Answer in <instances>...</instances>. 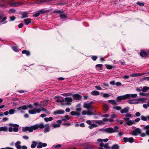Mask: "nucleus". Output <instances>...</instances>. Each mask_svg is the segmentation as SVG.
<instances>
[{
    "instance_id": "obj_59",
    "label": "nucleus",
    "mask_w": 149,
    "mask_h": 149,
    "mask_svg": "<svg viewBox=\"0 0 149 149\" xmlns=\"http://www.w3.org/2000/svg\"><path fill=\"white\" fill-rule=\"evenodd\" d=\"M142 88V87H140V88H136V90L137 91L140 92L141 91V89Z\"/></svg>"
},
{
    "instance_id": "obj_19",
    "label": "nucleus",
    "mask_w": 149,
    "mask_h": 149,
    "mask_svg": "<svg viewBox=\"0 0 149 149\" xmlns=\"http://www.w3.org/2000/svg\"><path fill=\"white\" fill-rule=\"evenodd\" d=\"M21 142L18 141L15 144V146L17 149H21V146L20 145Z\"/></svg>"
},
{
    "instance_id": "obj_42",
    "label": "nucleus",
    "mask_w": 149,
    "mask_h": 149,
    "mask_svg": "<svg viewBox=\"0 0 149 149\" xmlns=\"http://www.w3.org/2000/svg\"><path fill=\"white\" fill-rule=\"evenodd\" d=\"M70 113L72 115L79 116V114H78V113L77 112L74 111H72Z\"/></svg>"
},
{
    "instance_id": "obj_46",
    "label": "nucleus",
    "mask_w": 149,
    "mask_h": 149,
    "mask_svg": "<svg viewBox=\"0 0 149 149\" xmlns=\"http://www.w3.org/2000/svg\"><path fill=\"white\" fill-rule=\"evenodd\" d=\"M65 118L64 119H62V120L63 121H64L66 120H68L70 118L68 115H65Z\"/></svg>"
},
{
    "instance_id": "obj_61",
    "label": "nucleus",
    "mask_w": 149,
    "mask_h": 149,
    "mask_svg": "<svg viewBox=\"0 0 149 149\" xmlns=\"http://www.w3.org/2000/svg\"><path fill=\"white\" fill-rule=\"evenodd\" d=\"M10 20L11 21H14V20H15V19L16 18L15 17H14V16H12V17H10Z\"/></svg>"
},
{
    "instance_id": "obj_8",
    "label": "nucleus",
    "mask_w": 149,
    "mask_h": 149,
    "mask_svg": "<svg viewBox=\"0 0 149 149\" xmlns=\"http://www.w3.org/2000/svg\"><path fill=\"white\" fill-rule=\"evenodd\" d=\"M22 2H14L13 3L9 2L8 4L10 6L12 7H16L19 6L20 5Z\"/></svg>"
},
{
    "instance_id": "obj_14",
    "label": "nucleus",
    "mask_w": 149,
    "mask_h": 149,
    "mask_svg": "<svg viewBox=\"0 0 149 149\" xmlns=\"http://www.w3.org/2000/svg\"><path fill=\"white\" fill-rule=\"evenodd\" d=\"M64 111L62 109H59L56 110L53 112V114L56 115L57 114H61L64 113Z\"/></svg>"
},
{
    "instance_id": "obj_30",
    "label": "nucleus",
    "mask_w": 149,
    "mask_h": 149,
    "mask_svg": "<svg viewBox=\"0 0 149 149\" xmlns=\"http://www.w3.org/2000/svg\"><path fill=\"white\" fill-rule=\"evenodd\" d=\"M108 102L112 105H116L117 104L116 102L114 100H108Z\"/></svg>"
},
{
    "instance_id": "obj_22",
    "label": "nucleus",
    "mask_w": 149,
    "mask_h": 149,
    "mask_svg": "<svg viewBox=\"0 0 149 149\" xmlns=\"http://www.w3.org/2000/svg\"><path fill=\"white\" fill-rule=\"evenodd\" d=\"M140 56L142 57H146L147 56L146 53L143 50H142L141 52L140 53Z\"/></svg>"
},
{
    "instance_id": "obj_28",
    "label": "nucleus",
    "mask_w": 149,
    "mask_h": 149,
    "mask_svg": "<svg viewBox=\"0 0 149 149\" xmlns=\"http://www.w3.org/2000/svg\"><path fill=\"white\" fill-rule=\"evenodd\" d=\"M149 89V87L147 86H144L141 89V91L144 92H146Z\"/></svg>"
},
{
    "instance_id": "obj_39",
    "label": "nucleus",
    "mask_w": 149,
    "mask_h": 149,
    "mask_svg": "<svg viewBox=\"0 0 149 149\" xmlns=\"http://www.w3.org/2000/svg\"><path fill=\"white\" fill-rule=\"evenodd\" d=\"M113 108V109L117 110H119L121 109V107H120L118 106L114 107Z\"/></svg>"
},
{
    "instance_id": "obj_5",
    "label": "nucleus",
    "mask_w": 149,
    "mask_h": 149,
    "mask_svg": "<svg viewBox=\"0 0 149 149\" xmlns=\"http://www.w3.org/2000/svg\"><path fill=\"white\" fill-rule=\"evenodd\" d=\"M93 103V102L92 101L89 103L85 102L83 105V107L90 111L92 109V104Z\"/></svg>"
},
{
    "instance_id": "obj_50",
    "label": "nucleus",
    "mask_w": 149,
    "mask_h": 149,
    "mask_svg": "<svg viewBox=\"0 0 149 149\" xmlns=\"http://www.w3.org/2000/svg\"><path fill=\"white\" fill-rule=\"evenodd\" d=\"M136 4L139 6H143L144 5V3L143 2H140L139 1L136 3Z\"/></svg>"
},
{
    "instance_id": "obj_36",
    "label": "nucleus",
    "mask_w": 149,
    "mask_h": 149,
    "mask_svg": "<svg viewBox=\"0 0 149 149\" xmlns=\"http://www.w3.org/2000/svg\"><path fill=\"white\" fill-rule=\"evenodd\" d=\"M105 66L107 69L109 70L111 69L113 67V66L109 65L106 64Z\"/></svg>"
},
{
    "instance_id": "obj_27",
    "label": "nucleus",
    "mask_w": 149,
    "mask_h": 149,
    "mask_svg": "<svg viewBox=\"0 0 149 149\" xmlns=\"http://www.w3.org/2000/svg\"><path fill=\"white\" fill-rule=\"evenodd\" d=\"M143 129L146 130V132L147 134L149 135V125L145 126Z\"/></svg>"
},
{
    "instance_id": "obj_63",
    "label": "nucleus",
    "mask_w": 149,
    "mask_h": 149,
    "mask_svg": "<svg viewBox=\"0 0 149 149\" xmlns=\"http://www.w3.org/2000/svg\"><path fill=\"white\" fill-rule=\"evenodd\" d=\"M140 115V113L139 112H136L135 113V116L136 117L139 116Z\"/></svg>"
},
{
    "instance_id": "obj_20",
    "label": "nucleus",
    "mask_w": 149,
    "mask_h": 149,
    "mask_svg": "<svg viewBox=\"0 0 149 149\" xmlns=\"http://www.w3.org/2000/svg\"><path fill=\"white\" fill-rule=\"evenodd\" d=\"M100 146L101 147H104L105 148L108 149L109 148V144L108 143H106L105 145H104L103 143H101L100 144Z\"/></svg>"
},
{
    "instance_id": "obj_64",
    "label": "nucleus",
    "mask_w": 149,
    "mask_h": 149,
    "mask_svg": "<svg viewBox=\"0 0 149 149\" xmlns=\"http://www.w3.org/2000/svg\"><path fill=\"white\" fill-rule=\"evenodd\" d=\"M115 85L117 86H120L121 85V83L119 82H118L115 83Z\"/></svg>"
},
{
    "instance_id": "obj_4",
    "label": "nucleus",
    "mask_w": 149,
    "mask_h": 149,
    "mask_svg": "<svg viewBox=\"0 0 149 149\" xmlns=\"http://www.w3.org/2000/svg\"><path fill=\"white\" fill-rule=\"evenodd\" d=\"M63 103H62V105H70L72 101V99L70 97H66L63 100Z\"/></svg>"
},
{
    "instance_id": "obj_32",
    "label": "nucleus",
    "mask_w": 149,
    "mask_h": 149,
    "mask_svg": "<svg viewBox=\"0 0 149 149\" xmlns=\"http://www.w3.org/2000/svg\"><path fill=\"white\" fill-rule=\"evenodd\" d=\"M44 120L46 122H47L48 121L52 120H53V118L52 117H50L49 118H44Z\"/></svg>"
},
{
    "instance_id": "obj_21",
    "label": "nucleus",
    "mask_w": 149,
    "mask_h": 149,
    "mask_svg": "<svg viewBox=\"0 0 149 149\" xmlns=\"http://www.w3.org/2000/svg\"><path fill=\"white\" fill-rule=\"evenodd\" d=\"M144 74H139L136 73H134L131 74L130 75V76L132 77H137L139 76L143 75Z\"/></svg>"
},
{
    "instance_id": "obj_62",
    "label": "nucleus",
    "mask_w": 149,
    "mask_h": 149,
    "mask_svg": "<svg viewBox=\"0 0 149 149\" xmlns=\"http://www.w3.org/2000/svg\"><path fill=\"white\" fill-rule=\"evenodd\" d=\"M95 88L98 90H102V88L99 86H96Z\"/></svg>"
},
{
    "instance_id": "obj_37",
    "label": "nucleus",
    "mask_w": 149,
    "mask_h": 149,
    "mask_svg": "<svg viewBox=\"0 0 149 149\" xmlns=\"http://www.w3.org/2000/svg\"><path fill=\"white\" fill-rule=\"evenodd\" d=\"M119 147L117 144L113 145L111 148V149H119Z\"/></svg>"
},
{
    "instance_id": "obj_17",
    "label": "nucleus",
    "mask_w": 149,
    "mask_h": 149,
    "mask_svg": "<svg viewBox=\"0 0 149 149\" xmlns=\"http://www.w3.org/2000/svg\"><path fill=\"white\" fill-rule=\"evenodd\" d=\"M129 110V108L128 107H125L123 109H121L120 112L122 113H127Z\"/></svg>"
},
{
    "instance_id": "obj_12",
    "label": "nucleus",
    "mask_w": 149,
    "mask_h": 149,
    "mask_svg": "<svg viewBox=\"0 0 149 149\" xmlns=\"http://www.w3.org/2000/svg\"><path fill=\"white\" fill-rule=\"evenodd\" d=\"M126 95L127 99L136 98L137 97V94H126Z\"/></svg>"
},
{
    "instance_id": "obj_45",
    "label": "nucleus",
    "mask_w": 149,
    "mask_h": 149,
    "mask_svg": "<svg viewBox=\"0 0 149 149\" xmlns=\"http://www.w3.org/2000/svg\"><path fill=\"white\" fill-rule=\"evenodd\" d=\"M15 112V110L13 109L9 110V113L10 114H12L14 113Z\"/></svg>"
},
{
    "instance_id": "obj_29",
    "label": "nucleus",
    "mask_w": 149,
    "mask_h": 149,
    "mask_svg": "<svg viewBox=\"0 0 149 149\" xmlns=\"http://www.w3.org/2000/svg\"><path fill=\"white\" fill-rule=\"evenodd\" d=\"M36 145H37V142L33 141L32 142L31 147V148H33L36 147Z\"/></svg>"
},
{
    "instance_id": "obj_51",
    "label": "nucleus",
    "mask_w": 149,
    "mask_h": 149,
    "mask_svg": "<svg viewBox=\"0 0 149 149\" xmlns=\"http://www.w3.org/2000/svg\"><path fill=\"white\" fill-rule=\"evenodd\" d=\"M103 108L105 110L107 111L108 109V107L107 105H104L103 107Z\"/></svg>"
},
{
    "instance_id": "obj_49",
    "label": "nucleus",
    "mask_w": 149,
    "mask_h": 149,
    "mask_svg": "<svg viewBox=\"0 0 149 149\" xmlns=\"http://www.w3.org/2000/svg\"><path fill=\"white\" fill-rule=\"evenodd\" d=\"M61 146V145L60 144H58V145H54L53 147L52 148H60Z\"/></svg>"
},
{
    "instance_id": "obj_15",
    "label": "nucleus",
    "mask_w": 149,
    "mask_h": 149,
    "mask_svg": "<svg viewBox=\"0 0 149 149\" xmlns=\"http://www.w3.org/2000/svg\"><path fill=\"white\" fill-rule=\"evenodd\" d=\"M147 100L146 98H139L135 99L136 102H138V103L141 102L142 103H145L146 102V101Z\"/></svg>"
},
{
    "instance_id": "obj_25",
    "label": "nucleus",
    "mask_w": 149,
    "mask_h": 149,
    "mask_svg": "<svg viewBox=\"0 0 149 149\" xmlns=\"http://www.w3.org/2000/svg\"><path fill=\"white\" fill-rule=\"evenodd\" d=\"M128 102L130 104H138V102H136L135 99V100H131L128 101Z\"/></svg>"
},
{
    "instance_id": "obj_48",
    "label": "nucleus",
    "mask_w": 149,
    "mask_h": 149,
    "mask_svg": "<svg viewBox=\"0 0 149 149\" xmlns=\"http://www.w3.org/2000/svg\"><path fill=\"white\" fill-rule=\"evenodd\" d=\"M143 107L146 109L148 107H149V102L146 104H144L143 105Z\"/></svg>"
},
{
    "instance_id": "obj_23",
    "label": "nucleus",
    "mask_w": 149,
    "mask_h": 149,
    "mask_svg": "<svg viewBox=\"0 0 149 149\" xmlns=\"http://www.w3.org/2000/svg\"><path fill=\"white\" fill-rule=\"evenodd\" d=\"M24 23L26 25H27L31 22V19L29 18L25 19L24 20Z\"/></svg>"
},
{
    "instance_id": "obj_18",
    "label": "nucleus",
    "mask_w": 149,
    "mask_h": 149,
    "mask_svg": "<svg viewBox=\"0 0 149 149\" xmlns=\"http://www.w3.org/2000/svg\"><path fill=\"white\" fill-rule=\"evenodd\" d=\"M82 113L83 115H91L93 114V113L89 110L88 111L85 110L83 111H82Z\"/></svg>"
},
{
    "instance_id": "obj_34",
    "label": "nucleus",
    "mask_w": 149,
    "mask_h": 149,
    "mask_svg": "<svg viewBox=\"0 0 149 149\" xmlns=\"http://www.w3.org/2000/svg\"><path fill=\"white\" fill-rule=\"evenodd\" d=\"M102 64H97L96 65V67L97 68V69L98 70H100L102 69Z\"/></svg>"
},
{
    "instance_id": "obj_3",
    "label": "nucleus",
    "mask_w": 149,
    "mask_h": 149,
    "mask_svg": "<svg viewBox=\"0 0 149 149\" xmlns=\"http://www.w3.org/2000/svg\"><path fill=\"white\" fill-rule=\"evenodd\" d=\"M123 119L125 121H127V122L125 123V124L129 126L135 124V122L137 123L140 120V118H137L134 120H129V118H123Z\"/></svg>"
},
{
    "instance_id": "obj_40",
    "label": "nucleus",
    "mask_w": 149,
    "mask_h": 149,
    "mask_svg": "<svg viewBox=\"0 0 149 149\" xmlns=\"http://www.w3.org/2000/svg\"><path fill=\"white\" fill-rule=\"evenodd\" d=\"M141 119L143 121H146L148 119V118L147 117H146L143 116H141Z\"/></svg>"
},
{
    "instance_id": "obj_57",
    "label": "nucleus",
    "mask_w": 149,
    "mask_h": 149,
    "mask_svg": "<svg viewBox=\"0 0 149 149\" xmlns=\"http://www.w3.org/2000/svg\"><path fill=\"white\" fill-rule=\"evenodd\" d=\"M40 15V13L39 12L33 15V16L35 17H37Z\"/></svg>"
},
{
    "instance_id": "obj_35",
    "label": "nucleus",
    "mask_w": 149,
    "mask_h": 149,
    "mask_svg": "<svg viewBox=\"0 0 149 149\" xmlns=\"http://www.w3.org/2000/svg\"><path fill=\"white\" fill-rule=\"evenodd\" d=\"M22 53L23 54H25L27 56H29L30 55V52L29 51H27L26 50H24L22 52Z\"/></svg>"
},
{
    "instance_id": "obj_41",
    "label": "nucleus",
    "mask_w": 149,
    "mask_h": 149,
    "mask_svg": "<svg viewBox=\"0 0 149 149\" xmlns=\"http://www.w3.org/2000/svg\"><path fill=\"white\" fill-rule=\"evenodd\" d=\"M28 13H23L22 14V18H23L27 17H28Z\"/></svg>"
},
{
    "instance_id": "obj_44",
    "label": "nucleus",
    "mask_w": 149,
    "mask_h": 149,
    "mask_svg": "<svg viewBox=\"0 0 149 149\" xmlns=\"http://www.w3.org/2000/svg\"><path fill=\"white\" fill-rule=\"evenodd\" d=\"M119 128V127L116 126H115L114 128V129L113 128V133L117 132Z\"/></svg>"
},
{
    "instance_id": "obj_56",
    "label": "nucleus",
    "mask_w": 149,
    "mask_h": 149,
    "mask_svg": "<svg viewBox=\"0 0 149 149\" xmlns=\"http://www.w3.org/2000/svg\"><path fill=\"white\" fill-rule=\"evenodd\" d=\"M28 127H25L23 128L22 129V131L24 132H25L27 131H28Z\"/></svg>"
},
{
    "instance_id": "obj_2",
    "label": "nucleus",
    "mask_w": 149,
    "mask_h": 149,
    "mask_svg": "<svg viewBox=\"0 0 149 149\" xmlns=\"http://www.w3.org/2000/svg\"><path fill=\"white\" fill-rule=\"evenodd\" d=\"M49 124L47 123L44 125L42 123L37 124L30 127H28V131L30 132H32L33 130H35L38 128L42 129L45 128L44 132L46 133L49 131Z\"/></svg>"
},
{
    "instance_id": "obj_53",
    "label": "nucleus",
    "mask_w": 149,
    "mask_h": 149,
    "mask_svg": "<svg viewBox=\"0 0 149 149\" xmlns=\"http://www.w3.org/2000/svg\"><path fill=\"white\" fill-rule=\"evenodd\" d=\"M125 116L126 118H130L132 117V115L130 113H127L125 114Z\"/></svg>"
},
{
    "instance_id": "obj_11",
    "label": "nucleus",
    "mask_w": 149,
    "mask_h": 149,
    "mask_svg": "<svg viewBox=\"0 0 149 149\" xmlns=\"http://www.w3.org/2000/svg\"><path fill=\"white\" fill-rule=\"evenodd\" d=\"M47 144L45 143H42L40 142H37V148H41L42 147H45Z\"/></svg>"
},
{
    "instance_id": "obj_33",
    "label": "nucleus",
    "mask_w": 149,
    "mask_h": 149,
    "mask_svg": "<svg viewBox=\"0 0 149 149\" xmlns=\"http://www.w3.org/2000/svg\"><path fill=\"white\" fill-rule=\"evenodd\" d=\"M8 128L4 126L0 127V131H7L8 130Z\"/></svg>"
},
{
    "instance_id": "obj_47",
    "label": "nucleus",
    "mask_w": 149,
    "mask_h": 149,
    "mask_svg": "<svg viewBox=\"0 0 149 149\" xmlns=\"http://www.w3.org/2000/svg\"><path fill=\"white\" fill-rule=\"evenodd\" d=\"M12 49L15 52H17L18 51L17 47L15 46H13L12 47Z\"/></svg>"
},
{
    "instance_id": "obj_13",
    "label": "nucleus",
    "mask_w": 149,
    "mask_h": 149,
    "mask_svg": "<svg viewBox=\"0 0 149 149\" xmlns=\"http://www.w3.org/2000/svg\"><path fill=\"white\" fill-rule=\"evenodd\" d=\"M73 99L75 100H79L82 98V96L78 94L72 95Z\"/></svg>"
},
{
    "instance_id": "obj_6",
    "label": "nucleus",
    "mask_w": 149,
    "mask_h": 149,
    "mask_svg": "<svg viewBox=\"0 0 149 149\" xmlns=\"http://www.w3.org/2000/svg\"><path fill=\"white\" fill-rule=\"evenodd\" d=\"M141 131L140 129L136 128L133 130L132 132V134L133 136H137L138 134H140Z\"/></svg>"
},
{
    "instance_id": "obj_43",
    "label": "nucleus",
    "mask_w": 149,
    "mask_h": 149,
    "mask_svg": "<svg viewBox=\"0 0 149 149\" xmlns=\"http://www.w3.org/2000/svg\"><path fill=\"white\" fill-rule=\"evenodd\" d=\"M139 95H140L141 96H148V93H139Z\"/></svg>"
},
{
    "instance_id": "obj_55",
    "label": "nucleus",
    "mask_w": 149,
    "mask_h": 149,
    "mask_svg": "<svg viewBox=\"0 0 149 149\" xmlns=\"http://www.w3.org/2000/svg\"><path fill=\"white\" fill-rule=\"evenodd\" d=\"M6 17H5L3 18L2 21L0 22V23H2L3 24H4L6 23V22H4L5 21V20L6 19Z\"/></svg>"
},
{
    "instance_id": "obj_52",
    "label": "nucleus",
    "mask_w": 149,
    "mask_h": 149,
    "mask_svg": "<svg viewBox=\"0 0 149 149\" xmlns=\"http://www.w3.org/2000/svg\"><path fill=\"white\" fill-rule=\"evenodd\" d=\"M103 96L104 97H108L110 96V95L107 93L103 94Z\"/></svg>"
},
{
    "instance_id": "obj_10",
    "label": "nucleus",
    "mask_w": 149,
    "mask_h": 149,
    "mask_svg": "<svg viewBox=\"0 0 149 149\" xmlns=\"http://www.w3.org/2000/svg\"><path fill=\"white\" fill-rule=\"evenodd\" d=\"M123 140L125 143L129 142L130 143H132L134 141V139L133 137H124L123 139Z\"/></svg>"
},
{
    "instance_id": "obj_54",
    "label": "nucleus",
    "mask_w": 149,
    "mask_h": 149,
    "mask_svg": "<svg viewBox=\"0 0 149 149\" xmlns=\"http://www.w3.org/2000/svg\"><path fill=\"white\" fill-rule=\"evenodd\" d=\"M60 17L61 18L65 19L66 16L64 14H61L60 15Z\"/></svg>"
},
{
    "instance_id": "obj_58",
    "label": "nucleus",
    "mask_w": 149,
    "mask_h": 149,
    "mask_svg": "<svg viewBox=\"0 0 149 149\" xmlns=\"http://www.w3.org/2000/svg\"><path fill=\"white\" fill-rule=\"evenodd\" d=\"M15 10L14 9H11L9 10V13H13L15 12Z\"/></svg>"
},
{
    "instance_id": "obj_38",
    "label": "nucleus",
    "mask_w": 149,
    "mask_h": 149,
    "mask_svg": "<svg viewBox=\"0 0 149 149\" xmlns=\"http://www.w3.org/2000/svg\"><path fill=\"white\" fill-rule=\"evenodd\" d=\"M52 126L53 127L56 128L59 127L60 126V125L59 124L53 123L52 124Z\"/></svg>"
},
{
    "instance_id": "obj_1",
    "label": "nucleus",
    "mask_w": 149,
    "mask_h": 149,
    "mask_svg": "<svg viewBox=\"0 0 149 149\" xmlns=\"http://www.w3.org/2000/svg\"><path fill=\"white\" fill-rule=\"evenodd\" d=\"M47 105V104L43 105L41 104L38 103V102L35 103L33 105L30 104L28 105H23L20 106L17 108V109L18 110H20V112L22 113H23L24 111L22 110H25L27 109L28 108L32 109L33 108V109H31L29 111V113L30 114H34L36 113H39L42 111H44L46 112V113L49 114H50V113L49 111H47L46 110L43 108L41 109L37 108L38 107H41L42 106H44Z\"/></svg>"
},
{
    "instance_id": "obj_24",
    "label": "nucleus",
    "mask_w": 149,
    "mask_h": 149,
    "mask_svg": "<svg viewBox=\"0 0 149 149\" xmlns=\"http://www.w3.org/2000/svg\"><path fill=\"white\" fill-rule=\"evenodd\" d=\"M94 122L99 125H101L105 124V123H104L103 121L102 120H95L94 121Z\"/></svg>"
},
{
    "instance_id": "obj_7",
    "label": "nucleus",
    "mask_w": 149,
    "mask_h": 149,
    "mask_svg": "<svg viewBox=\"0 0 149 149\" xmlns=\"http://www.w3.org/2000/svg\"><path fill=\"white\" fill-rule=\"evenodd\" d=\"M102 130L104 132L107 133H113V128L112 127H109L103 129Z\"/></svg>"
},
{
    "instance_id": "obj_31",
    "label": "nucleus",
    "mask_w": 149,
    "mask_h": 149,
    "mask_svg": "<svg viewBox=\"0 0 149 149\" xmlns=\"http://www.w3.org/2000/svg\"><path fill=\"white\" fill-rule=\"evenodd\" d=\"M98 125L95 124H91L88 127L90 129H92L96 127H97Z\"/></svg>"
},
{
    "instance_id": "obj_9",
    "label": "nucleus",
    "mask_w": 149,
    "mask_h": 149,
    "mask_svg": "<svg viewBox=\"0 0 149 149\" xmlns=\"http://www.w3.org/2000/svg\"><path fill=\"white\" fill-rule=\"evenodd\" d=\"M127 99V97L126 94L123 95L118 97L116 98V101L117 102H120L122 100H125Z\"/></svg>"
},
{
    "instance_id": "obj_60",
    "label": "nucleus",
    "mask_w": 149,
    "mask_h": 149,
    "mask_svg": "<svg viewBox=\"0 0 149 149\" xmlns=\"http://www.w3.org/2000/svg\"><path fill=\"white\" fill-rule=\"evenodd\" d=\"M56 102L58 103H61L62 104V103H63V100H60L59 99H57L56 100Z\"/></svg>"
},
{
    "instance_id": "obj_26",
    "label": "nucleus",
    "mask_w": 149,
    "mask_h": 149,
    "mask_svg": "<svg viewBox=\"0 0 149 149\" xmlns=\"http://www.w3.org/2000/svg\"><path fill=\"white\" fill-rule=\"evenodd\" d=\"M91 94L93 95H100V93L99 91H94L91 92Z\"/></svg>"
},
{
    "instance_id": "obj_16",
    "label": "nucleus",
    "mask_w": 149,
    "mask_h": 149,
    "mask_svg": "<svg viewBox=\"0 0 149 149\" xmlns=\"http://www.w3.org/2000/svg\"><path fill=\"white\" fill-rule=\"evenodd\" d=\"M10 125L14 127V128L13 129V130L15 132H17L18 131V128L19 127V125L16 124H10Z\"/></svg>"
}]
</instances>
